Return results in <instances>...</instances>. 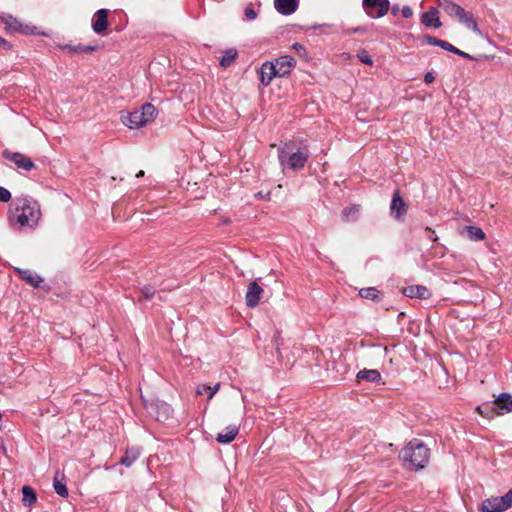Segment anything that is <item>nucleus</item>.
I'll return each mask as SVG.
<instances>
[{
    "label": "nucleus",
    "mask_w": 512,
    "mask_h": 512,
    "mask_svg": "<svg viewBox=\"0 0 512 512\" xmlns=\"http://www.w3.org/2000/svg\"><path fill=\"white\" fill-rule=\"evenodd\" d=\"M401 12H402L403 17H405V18H410L413 16V10L409 6H404L401 9Z\"/></svg>",
    "instance_id": "obj_39"
},
{
    "label": "nucleus",
    "mask_w": 512,
    "mask_h": 512,
    "mask_svg": "<svg viewBox=\"0 0 512 512\" xmlns=\"http://www.w3.org/2000/svg\"><path fill=\"white\" fill-rule=\"evenodd\" d=\"M512 507V488L502 497H491L481 504L482 512H503Z\"/></svg>",
    "instance_id": "obj_6"
},
{
    "label": "nucleus",
    "mask_w": 512,
    "mask_h": 512,
    "mask_svg": "<svg viewBox=\"0 0 512 512\" xmlns=\"http://www.w3.org/2000/svg\"><path fill=\"white\" fill-rule=\"evenodd\" d=\"M359 294L363 298L376 299L378 297V290L374 287L362 288Z\"/></svg>",
    "instance_id": "obj_33"
},
{
    "label": "nucleus",
    "mask_w": 512,
    "mask_h": 512,
    "mask_svg": "<svg viewBox=\"0 0 512 512\" xmlns=\"http://www.w3.org/2000/svg\"><path fill=\"white\" fill-rule=\"evenodd\" d=\"M156 116V108L150 103L144 104L141 109L122 114V122L131 129L139 128L152 122Z\"/></svg>",
    "instance_id": "obj_4"
},
{
    "label": "nucleus",
    "mask_w": 512,
    "mask_h": 512,
    "mask_svg": "<svg viewBox=\"0 0 512 512\" xmlns=\"http://www.w3.org/2000/svg\"><path fill=\"white\" fill-rule=\"evenodd\" d=\"M16 272L21 277V279L25 280L34 288L40 287L41 283L43 282V278L31 270L16 268Z\"/></svg>",
    "instance_id": "obj_19"
},
{
    "label": "nucleus",
    "mask_w": 512,
    "mask_h": 512,
    "mask_svg": "<svg viewBox=\"0 0 512 512\" xmlns=\"http://www.w3.org/2000/svg\"><path fill=\"white\" fill-rule=\"evenodd\" d=\"M142 176H144V171H143V170L139 171V172L136 174V177H142Z\"/></svg>",
    "instance_id": "obj_45"
},
{
    "label": "nucleus",
    "mask_w": 512,
    "mask_h": 512,
    "mask_svg": "<svg viewBox=\"0 0 512 512\" xmlns=\"http://www.w3.org/2000/svg\"><path fill=\"white\" fill-rule=\"evenodd\" d=\"M404 294L411 298L426 299L430 296L429 290L425 286H409L404 289Z\"/></svg>",
    "instance_id": "obj_21"
},
{
    "label": "nucleus",
    "mask_w": 512,
    "mask_h": 512,
    "mask_svg": "<svg viewBox=\"0 0 512 512\" xmlns=\"http://www.w3.org/2000/svg\"><path fill=\"white\" fill-rule=\"evenodd\" d=\"M358 58L359 60L364 63V64H368V65H372L373 61L370 57V55L368 54L367 51L365 50H362L358 53Z\"/></svg>",
    "instance_id": "obj_34"
},
{
    "label": "nucleus",
    "mask_w": 512,
    "mask_h": 512,
    "mask_svg": "<svg viewBox=\"0 0 512 512\" xmlns=\"http://www.w3.org/2000/svg\"><path fill=\"white\" fill-rule=\"evenodd\" d=\"M22 494H23V498H22V501H23V504L25 506H32L36 500H37V496H36V493L34 492V490L29 487V486H23L22 488Z\"/></svg>",
    "instance_id": "obj_26"
},
{
    "label": "nucleus",
    "mask_w": 512,
    "mask_h": 512,
    "mask_svg": "<svg viewBox=\"0 0 512 512\" xmlns=\"http://www.w3.org/2000/svg\"><path fill=\"white\" fill-rule=\"evenodd\" d=\"M0 22L5 25L8 32H20L23 34H34L35 27L21 23L17 18L11 14L0 13Z\"/></svg>",
    "instance_id": "obj_7"
},
{
    "label": "nucleus",
    "mask_w": 512,
    "mask_h": 512,
    "mask_svg": "<svg viewBox=\"0 0 512 512\" xmlns=\"http://www.w3.org/2000/svg\"><path fill=\"white\" fill-rule=\"evenodd\" d=\"M310 152L307 145L295 147V142L288 141L278 148V160L282 169L293 171L301 170L305 167Z\"/></svg>",
    "instance_id": "obj_1"
},
{
    "label": "nucleus",
    "mask_w": 512,
    "mask_h": 512,
    "mask_svg": "<svg viewBox=\"0 0 512 512\" xmlns=\"http://www.w3.org/2000/svg\"><path fill=\"white\" fill-rule=\"evenodd\" d=\"M299 5V0H274V7L282 15L293 14Z\"/></svg>",
    "instance_id": "obj_17"
},
{
    "label": "nucleus",
    "mask_w": 512,
    "mask_h": 512,
    "mask_svg": "<svg viewBox=\"0 0 512 512\" xmlns=\"http://www.w3.org/2000/svg\"><path fill=\"white\" fill-rule=\"evenodd\" d=\"M426 230L430 233L429 238H430L431 240H433V241H436V240H437V237H433V235L435 234V232H434L433 230H431L430 228H427Z\"/></svg>",
    "instance_id": "obj_43"
},
{
    "label": "nucleus",
    "mask_w": 512,
    "mask_h": 512,
    "mask_svg": "<svg viewBox=\"0 0 512 512\" xmlns=\"http://www.w3.org/2000/svg\"><path fill=\"white\" fill-rule=\"evenodd\" d=\"M359 31H360L359 28L354 29V32H359Z\"/></svg>",
    "instance_id": "obj_46"
},
{
    "label": "nucleus",
    "mask_w": 512,
    "mask_h": 512,
    "mask_svg": "<svg viewBox=\"0 0 512 512\" xmlns=\"http://www.w3.org/2000/svg\"><path fill=\"white\" fill-rule=\"evenodd\" d=\"M138 457L139 450H125V456L120 458L119 463L129 467Z\"/></svg>",
    "instance_id": "obj_28"
},
{
    "label": "nucleus",
    "mask_w": 512,
    "mask_h": 512,
    "mask_svg": "<svg viewBox=\"0 0 512 512\" xmlns=\"http://www.w3.org/2000/svg\"><path fill=\"white\" fill-rule=\"evenodd\" d=\"M11 199V193L4 187L0 186V202H8Z\"/></svg>",
    "instance_id": "obj_37"
},
{
    "label": "nucleus",
    "mask_w": 512,
    "mask_h": 512,
    "mask_svg": "<svg viewBox=\"0 0 512 512\" xmlns=\"http://www.w3.org/2000/svg\"><path fill=\"white\" fill-rule=\"evenodd\" d=\"M434 79H435V77L431 72L426 73L424 76V81L426 83H432L434 81Z\"/></svg>",
    "instance_id": "obj_40"
},
{
    "label": "nucleus",
    "mask_w": 512,
    "mask_h": 512,
    "mask_svg": "<svg viewBox=\"0 0 512 512\" xmlns=\"http://www.w3.org/2000/svg\"><path fill=\"white\" fill-rule=\"evenodd\" d=\"M2 156L3 158L13 162L17 168L25 171H30L35 166L29 157L19 152H11L10 150L5 149L2 151Z\"/></svg>",
    "instance_id": "obj_9"
},
{
    "label": "nucleus",
    "mask_w": 512,
    "mask_h": 512,
    "mask_svg": "<svg viewBox=\"0 0 512 512\" xmlns=\"http://www.w3.org/2000/svg\"><path fill=\"white\" fill-rule=\"evenodd\" d=\"M466 231L468 233V237L473 241H480L485 239V233L479 227L467 226Z\"/></svg>",
    "instance_id": "obj_29"
},
{
    "label": "nucleus",
    "mask_w": 512,
    "mask_h": 512,
    "mask_svg": "<svg viewBox=\"0 0 512 512\" xmlns=\"http://www.w3.org/2000/svg\"><path fill=\"white\" fill-rule=\"evenodd\" d=\"M64 49L68 50L69 53H82V52H93L95 50L94 46H83V45H77V46H70L67 45L64 47Z\"/></svg>",
    "instance_id": "obj_32"
},
{
    "label": "nucleus",
    "mask_w": 512,
    "mask_h": 512,
    "mask_svg": "<svg viewBox=\"0 0 512 512\" xmlns=\"http://www.w3.org/2000/svg\"><path fill=\"white\" fill-rule=\"evenodd\" d=\"M16 210L20 211V214L17 216V222L20 226L34 228L38 225L41 218V210L36 200L30 197H23L19 199Z\"/></svg>",
    "instance_id": "obj_3"
},
{
    "label": "nucleus",
    "mask_w": 512,
    "mask_h": 512,
    "mask_svg": "<svg viewBox=\"0 0 512 512\" xmlns=\"http://www.w3.org/2000/svg\"><path fill=\"white\" fill-rule=\"evenodd\" d=\"M219 388H220L219 383L215 384L213 387L205 385V384H200L197 386L196 394L197 395L207 394L208 399H212V397L217 393Z\"/></svg>",
    "instance_id": "obj_27"
},
{
    "label": "nucleus",
    "mask_w": 512,
    "mask_h": 512,
    "mask_svg": "<svg viewBox=\"0 0 512 512\" xmlns=\"http://www.w3.org/2000/svg\"><path fill=\"white\" fill-rule=\"evenodd\" d=\"M438 5L443 11L453 20L458 21L468 29H471L474 33L480 35L481 31L477 26L472 13L466 11L460 5L450 0H437Z\"/></svg>",
    "instance_id": "obj_2"
},
{
    "label": "nucleus",
    "mask_w": 512,
    "mask_h": 512,
    "mask_svg": "<svg viewBox=\"0 0 512 512\" xmlns=\"http://www.w3.org/2000/svg\"><path fill=\"white\" fill-rule=\"evenodd\" d=\"M296 64V60L289 55L281 56L276 59L274 66L278 72V77H284L291 72Z\"/></svg>",
    "instance_id": "obj_14"
},
{
    "label": "nucleus",
    "mask_w": 512,
    "mask_h": 512,
    "mask_svg": "<svg viewBox=\"0 0 512 512\" xmlns=\"http://www.w3.org/2000/svg\"><path fill=\"white\" fill-rule=\"evenodd\" d=\"M141 293L146 300H150L153 297L155 290L151 286H144L141 290Z\"/></svg>",
    "instance_id": "obj_35"
},
{
    "label": "nucleus",
    "mask_w": 512,
    "mask_h": 512,
    "mask_svg": "<svg viewBox=\"0 0 512 512\" xmlns=\"http://www.w3.org/2000/svg\"><path fill=\"white\" fill-rule=\"evenodd\" d=\"M358 380H364L367 382H378L381 380V374L376 369H363L357 373Z\"/></svg>",
    "instance_id": "obj_23"
},
{
    "label": "nucleus",
    "mask_w": 512,
    "mask_h": 512,
    "mask_svg": "<svg viewBox=\"0 0 512 512\" xmlns=\"http://www.w3.org/2000/svg\"><path fill=\"white\" fill-rule=\"evenodd\" d=\"M439 11L437 8H430L429 11L422 14V24L428 27L440 28L442 26L441 21L439 20Z\"/></svg>",
    "instance_id": "obj_20"
},
{
    "label": "nucleus",
    "mask_w": 512,
    "mask_h": 512,
    "mask_svg": "<svg viewBox=\"0 0 512 512\" xmlns=\"http://www.w3.org/2000/svg\"><path fill=\"white\" fill-rule=\"evenodd\" d=\"M238 427L231 425L226 427L225 432H221L217 435L216 440L219 444H228L235 439L238 434Z\"/></svg>",
    "instance_id": "obj_22"
},
{
    "label": "nucleus",
    "mask_w": 512,
    "mask_h": 512,
    "mask_svg": "<svg viewBox=\"0 0 512 512\" xmlns=\"http://www.w3.org/2000/svg\"><path fill=\"white\" fill-rule=\"evenodd\" d=\"M263 289L261 286L256 282L252 281L248 285V289L246 292V304L248 307L254 308L259 304V300L263 294Z\"/></svg>",
    "instance_id": "obj_12"
},
{
    "label": "nucleus",
    "mask_w": 512,
    "mask_h": 512,
    "mask_svg": "<svg viewBox=\"0 0 512 512\" xmlns=\"http://www.w3.org/2000/svg\"><path fill=\"white\" fill-rule=\"evenodd\" d=\"M400 11V8H399V5H393L392 8H391V12L393 15H397Z\"/></svg>",
    "instance_id": "obj_41"
},
{
    "label": "nucleus",
    "mask_w": 512,
    "mask_h": 512,
    "mask_svg": "<svg viewBox=\"0 0 512 512\" xmlns=\"http://www.w3.org/2000/svg\"><path fill=\"white\" fill-rule=\"evenodd\" d=\"M359 212L358 206L354 205L348 208H345L342 211V219L345 221H354L356 219V215Z\"/></svg>",
    "instance_id": "obj_31"
},
{
    "label": "nucleus",
    "mask_w": 512,
    "mask_h": 512,
    "mask_svg": "<svg viewBox=\"0 0 512 512\" xmlns=\"http://www.w3.org/2000/svg\"><path fill=\"white\" fill-rule=\"evenodd\" d=\"M476 411L481 414L482 416L484 417H487V418H490V417H493L494 415H497V412L495 410V407L492 404H484L482 406H478L476 408Z\"/></svg>",
    "instance_id": "obj_30"
},
{
    "label": "nucleus",
    "mask_w": 512,
    "mask_h": 512,
    "mask_svg": "<svg viewBox=\"0 0 512 512\" xmlns=\"http://www.w3.org/2000/svg\"><path fill=\"white\" fill-rule=\"evenodd\" d=\"M293 48L297 51L303 50V46L299 43H294Z\"/></svg>",
    "instance_id": "obj_44"
},
{
    "label": "nucleus",
    "mask_w": 512,
    "mask_h": 512,
    "mask_svg": "<svg viewBox=\"0 0 512 512\" xmlns=\"http://www.w3.org/2000/svg\"><path fill=\"white\" fill-rule=\"evenodd\" d=\"M238 53L234 48H230L224 51L223 56L220 58V66L223 68L229 67L237 58Z\"/></svg>",
    "instance_id": "obj_25"
},
{
    "label": "nucleus",
    "mask_w": 512,
    "mask_h": 512,
    "mask_svg": "<svg viewBox=\"0 0 512 512\" xmlns=\"http://www.w3.org/2000/svg\"><path fill=\"white\" fill-rule=\"evenodd\" d=\"M429 450H400L399 458L405 469L417 471L423 469L429 461Z\"/></svg>",
    "instance_id": "obj_5"
},
{
    "label": "nucleus",
    "mask_w": 512,
    "mask_h": 512,
    "mask_svg": "<svg viewBox=\"0 0 512 512\" xmlns=\"http://www.w3.org/2000/svg\"><path fill=\"white\" fill-rule=\"evenodd\" d=\"M149 411L157 421L166 422L172 416V409L170 405L162 401H156L155 403H151L148 407Z\"/></svg>",
    "instance_id": "obj_10"
},
{
    "label": "nucleus",
    "mask_w": 512,
    "mask_h": 512,
    "mask_svg": "<svg viewBox=\"0 0 512 512\" xmlns=\"http://www.w3.org/2000/svg\"><path fill=\"white\" fill-rule=\"evenodd\" d=\"M259 74L260 81L264 86H268L275 77H278L276 66H274V63L272 62L263 63L260 68Z\"/></svg>",
    "instance_id": "obj_15"
},
{
    "label": "nucleus",
    "mask_w": 512,
    "mask_h": 512,
    "mask_svg": "<svg viewBox=\"0 0 512 512\" xmlns=\"http://www.w3.org/2000/svg\"><path fill=\"white\" fill-rule=\"evenodd\" d=\"M362 5L370 18H381L390 8L389 0H363Z\"/></svg>",
    "instance_id": "obj_8"
},
{
    "label": "nucleus",
    "mask_w": 512,
    "mask_h": 512,
    "mask_svg": "<svg viewBox=\"0 0 512 512\" xmlns=\"http://www.w3.org/2000/svg\"><path fill=\"white\" fill-rule=\"evenodd\" d=\"M0 46L4 47V48H9L10 45L9 43L2 37H0Z\"/></svg>",
    "instance_id": "obj_42"
},
{
    "label": "nucleus",
    "mask_w": 512,
    "mask_h": 512,
    "mask_svg": "<svg viewBox=\"0 0 512 512\" xmlns=\"http://www.w3.org/2000/svg\"><path fill=\"white\" fill-rule=\"evenodd\" d=\"M107 16L108 10L106 9H100L95 13L92 24L95 33L101 34L106 30L108 26Z\"/></svg>",
    "instance_id": "obj_18"
},
{
    "label": "nucleus",
    "mask_w": 512,
    "mask_h": 512,
    "mask_svg": "<svg viewBox=\"0 0 512 512\" xmlns=\"http://www.w3.org/2000/svg\"><path fill=\"white\" fill-rule=\"evenodd\" d=\"M390 209L396 219H401L406 214L407 206L398 191L393 194Z\"/></svg>",
    "instance_id": "obj_16"
},
{
    "label": "nucleus",
    "mask_w": 512,
    "mask_h": 512,
    "mask_svg": "<svg viewBox=\"0 0 512 512\" xmlns=\"http://www.w3.org/2000/svg\"><path fill=\"white\" fill-rule=\"evenodd\" d=\"M493 405L497 415L512 412V395L506 392L500 393L493 401Z\"/></svg>",
    "instance_id": "obj_11"
},
{
    "label": "nucleus",
    "mask_w": 512,
    "mask_h": 512,
    "mask_svg": "<svg viewBox=\"0 0 512 512\" xmlns=\"http://www.w3.org/2000/svg\"><path fill=\"white\" fill-rule=\"evenodd\" d=\"M245 16L249 20H254L257 17V12L254 10L253 5L249 4L245 8Z\"/></svg>",
    "instance_id": "obj_36"
},
{
    "label": "nucleus",
    "mask_w": 512,
    "mask_h": 512,
    "mask_svg": "<svg viewBox=\"0 0 512 512\" xmlns=\"http://www.w3.org/2000/svg\"><path fill=\"white\" fill-rule=\"evenodd\" d=\"M424 40L430 45L439 46V47H441L447 51H450L454 54H457L461 57L468 58V59L472 58L469 54H467L464 51L459 50L458 48L454 47L452 44H450L447 41L440 40V39H437V38H435L433 36H429V35L425 36Z\"/></svg>",
    "instance_id": "obj_13"
},
{
    "label": "nucleus",
    "mask_w": 512,
    "mask_h": 512,
    "mask_svg": "<svg viewBox=\"0 0 512 512\" xmlns=\"http://www.w3.org/2000/svg\"><path fill=\"white\" fill-rule=\"evenodd\" d=\"M406 448H426V444L418 439H414L408 443Z\"/></svg>",
    "instance_id": "obj_38"
},
{
    "label": "nucleus",
    "mask_w": 512,
    "mask_h": 512,
    "mask_svg": "<svg viewBox=\"0 0 512 512\" xmlns=\"http://www.w3.org/2000/svg\"><path fill=\"white\" fill-rule=\"evenodd\" d=\"M53 487L58 495L61 497H67L68 496V489L66 487V484L64 482V475L61 474L59 471L55 473L54 480H53Z\"/></svg>",
    "instance_id": "obj_24"
}]
</instances>
